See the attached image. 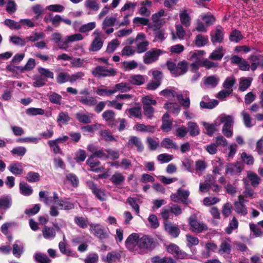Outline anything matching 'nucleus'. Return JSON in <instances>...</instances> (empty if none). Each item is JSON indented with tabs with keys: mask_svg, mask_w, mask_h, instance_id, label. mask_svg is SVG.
I'll return each instance as SVG.
<instances>
[{
	"mask_svg": "<svg viewBox=\"0 0 263 263\" xmlns=\"http://www.w3.org/2000/svg\"><path fill=\"white\" fill-rule=\"evenodd\" d=\"M153 243L152 238L144 235L140 237L137 233H132L126 239L125 245L130 251L143 253L145 250L151 248Z\"/></svg>",
	"mask_w": 263,
	"mask_h": 263,
	"instance_id": "nucleus-1",
	"label": "nucleus"
},
{
	"mask_svg": "<svg viewBox=\"0 0 263 263\" xmlns=\"http://www.w3.org/2000/svg\"><path fill=\"white\" fill-rule=\"evenodd\" d=\"M74 207V203L68 199L55 200V205L51 206L49 213L51 216L56 217L59 214L58 208L60 210H69L73 209Z\"/></svg>",
	"mask_w": 263,
	"mask_h": 263,
	"instance_id": "nucleus-2",
	"label": "nucleus"
},
{
	"mask_svg": "<svg viewBox=\"0 0 263 263\" xmlns=\"http://www.w3.org/2000/svg\"><path fill=\"white\" fill-rule=\"evenodd\" d=\"M165 17H166V20H168L170 18V15L165 13L163 9H161L157 13L153 14L152 19L155 24L149 25V28L154 31L160 28L166 22Z\"/></svg>",
	"mask_w": 263,
	"mask_h": 263,
	"instance_id": "nucleus-3",
	"label": "nucleus"
},
{
	"mask_svg": "<svg viewBox=\"0 0 263 263\" xmlns=\"http://www.w3.org/2000/svg\"><path fill=\"white\" fill-rule=\"evenodd\" d=\"M167 65L168 70L175 77L182 75L186 71V64L185 62H180L177 66L174 62L168 61L167 63Z\"/></svg>",
	"mask_w": 263,
	"mask_h": 263,
	"instance_id": "nucleus-4",
	"label": "nucleus"
},
{
	"mask_svg": "<svg viewBox=\"0 0 263 263\" xmlns=\"http://www.w3.org/2000/svg\"><path fill=\"white\" fill-rule=\"evenodd\" d=\"M89 230L91 233L100 239H106L109 237V233L100 224L91 223L89 225Z\"/></svg>",
	"mask_w": 263,
	"mask_h": 263,
	"instance_id": "nucleus-5",
	"label": "nucleus"
},
{
	"mask_svg": "<svg viewBox=\"0 0 263 263\" xmlns=\"http://www.w3.org/2000/svg\"><path fill=\"white\" fill-rule=\"evenodd\" d=\"M96 77H106L114 76L116 74V71L113 68H107L104 66H98L92 71Z\"/></svg>",
	"mask_w": 263,
	"mask_h": 263,
	"instance_id": "nucleus-6",
	"label": "nucleus"
},
{
	"mask_svg": "<svg viewBox=\"0 0 263 263\" xmlns=\"http://www.w3.org/2000/svg\"><path fill=\"white\" fill-rule=\"evenodd\" d=\"M83 39L84 37L81 33L67 35L64 39L63 42L59 45V49L67 51L70 44L74 42L81 41Z\"/></svg>",
	"mask_w": 263,
	"mask_h": 263,
	"instance_id": "nucleus-7",
	"label": "nucleus"
},
{
	"mask_svg": "<svg viewBox=\"0 0 263 263\" xmlns=\"http://www.w3.org/2000/svg\"><path fill=\"white\" fill-rule=\"evenodd\" d=\"M94 39L90 46V50L92 51H97L99 50L103 46V40L102 39V34L98 30H96L93 33Z\"/></svg>",
	"mask_w": 263,
	"mask_h": 263,
	"instance_id": "nucleus-8",
	"label": "nucleus"
},
{
	"mask_svg": "<svg viewBox=\"0 0 263 263\" xmlns=\"http://www.w3.org/2000/svg\"><path fill=\"white\" fill-rule=\"evenodd\" d=\"M135 42L137 43V53H141L147 50L149 43L146 40V36L144 33H139L135 39Z\"/></svg>",
	"mask_w": 263,
	"mask_h": 263,
	"instance_id": "nucleus-9",
	"label": "nucleus"
},
{
	"mask_svg": "<svg viewBox=\"0 0 263 263\" xmlns=\"http://www.w3.org/2000/svg\"><path fill=\"white\" fill-rule=\"evenodd\" d=\"M189 224L191 231L196 233H201L208 229L207 226L204 223L197 221L194 217L190 218Z\"/></svg>",
	"mask_w": 263,
	"mask_h": 263,
	"instance_id": "nucleus-10",
	"label": "nucleus"
},
{
	"mask_svg": "<svg viewBox=\"0 0 263 263\" xmlns=\"http://www.w3.org/2000/svg\"><path fill=\"white\" fill-rule=\"evenodd\" d=\"M162 53L160 49H155L147 51L144 57L143 61L146 64H151L158 59V57Z\"/></svg>",
	"mask_w": 263,
	"mask_h": 263,
	"instance_id": "nucleus-11",
	"label": "nucleus"
},
{
	"mask_svg": "<svg viewBox=\"0 0 263 263\" xmlns=\"http://www.w3.org/2000/svg\"><path fill=\"white\" fill-rule=\"evenodd\" d=\"M231 61L232 63L237 64L239 69L242 71H249L251 68L250 65L245 59L237 55H233Z\"/></svg>",
	"mask_w": 263,
	"mask_h": 263,
	"instance_id": "nucleus-12",
	"label": "nucleus"
},
{
	"mask_svg": "<svg viewBox=\"0 0 263 263\" xmlns=\"http://www.w3.org/2000/svg\"><path fill=\"white\" fill-rule=\"evenodd\" d=\"M218 124L219 126L221 123L223 124V127H233L234 124V117L231 115H227L226 114H222L218 116L217 118Z\"/></svg>",
	"mask_w": 263,
	"mask_h": 263,
	"instance_id": "nucleus-13",
	"label": "nucleus"
},
{
	"mask_svg": "<svg viewBox=\"0 0 263 263\" xmlns=\"http://www.w3.org/2000/svg\"><path fill=\"white\" fill-rule=\"evenodd\" d=\"M96 157L93 155H91L87 159L86 163L90 167V170L96 173L102 172L104 170L103 166L97 167L100 164V162L95 159Z\"/></svg>",
	"mask_w": 263,
	"mask_h": 263,
	"instance_id": "nucleus-14",
	"label": "nucleus"
},
{
	"mask_svg": "<svg viewBox=\"0 0 263 263\" xmlns=\"http://www.w3.org/2000/svg\"><path fill=\"white\" fill-rule=\"evenodd\" d=\"M243 170L242 165L239 162L234 164L229 163L226 167V173L231 175H234L240 173Z\"/></svg>",
	"mask_w": 263,
	"mask_h": 263,
	"instance_id": "nucleus-15",
	"label": "nucleus"
},
{
	"mask_svg": "<svg viewBox=\"0 0 263 263\" xmlns=\"http://www.w3.org/2000/svg\"><path fill=\"white\" fill-rule=\"evenodd\" d=\"M164 229L166 232L173 237H177L180 234V230L179 228L172 223L165 221Z\"/></svg>",
	"mask_w": 263,
	"mask_h": 263,
	"instance_id": "nucleus-16",
	"label": "nucleus"
},
{
	"mask_svg": "<svg viewBox=\"0 0 263 263\" xmlns=\"http://www.w3.org/2000/svg\"><path fill=\"white\" fill-rule=\"evenodd\" d=\"M121 254L117 251H112L108 253L106 256H103L102 259L106 263H114L120 260Z\"/></svg>",
	"mask_w": 263,
	"mask_h": 263,
	"instance_id": "nucleus-17",
	"label": "nucleus"
},
{
	"mask_svg": "<svg viewBox=\"0 0 263 263\" xmlns=\"http://www.w3.org/2000/svg\"><path fill=\"white\" fill-rule=\"evenodd\" d=\"M167 251L175 257L178 258H183L185 255L184 253L181 252L179 247L175 244H171L168 246L167 247Z\"/></svg>",
	"mask_w": 263,
	"mask_h": 263,
	"instance_id": "nucleus-18",
	"label": "nucleus"
},
{
	"mask_svg": "<svg viewBox=\"0 0 263 263\" xmlns=\"http://www.w3.org/2000/svg\"><path fill=\"white\" fill-rule=\"evenodd\" d=\"M262 56L261 55H252L250 57L249 60L251 63V69L252 71L255 70L258 66L263 67V62H261Z\"/></svg>",
	"mask_w": 263,
	"mask_h": 263,
	"instance_id": "nucleus-19",
	"label": "nucleus"
},
{
	"mask_svg": "<svg viewBox=\"0 0 263 263\" xmlns=\"http://www.w3.org/2000/svg\"><path fill=\"white\" fill-rule=\"evenodd\" d=\"M238 202L235 203L236 211L237 213L242 215H245L247 214V210L244 205V203L246 201L245 199H243L241 196H238Z\"/></svg>",
	"mask_w": 263,
	"mask_h": 263,
	"instance_id": "nucleus-20",
	"label": "nucleus"
},
{
	"mask_svg": "<svg viewBox=\"0 0 263 263\" xmlns=\"http://www.w3.org/2000/svg\"><path fill=\"white\" fill-rule=\"evenodd\" d=\"M93 115L91 114H84L82 112H78L76 114L77 119L81 123L84 124L90 123L91 122V119Z\"/></svg>",
	"mask_w": 263,
	"mask_h": 263,
	"instance_id": "nucleus-21",
	"label": "nucleus"
},
{
	"mask_svg": "<svg viewBox=\"0 0 263 263\" xmlns=\"http://www.w3.org/2000/svg\"><path fill=\"white\" fill-rule=\"evenodd\" d=\"M8 169L15 175H20L22 174L24 171L22 163L19 162L11 164L8 167Z\"/></svg>",
	"mask_w": 263,
	"mask_h": 263,
	"instance_id": "nucleus-22",
	"label": "nucleus"
},
{
	"mask_svg": "<svg viewBox=\"0 0 263 263\" xmlns=\"http://www.w3.org/2000/svg\"><path fill=\"white\" fill-rule=\"evenodd\" d=\"M164 108L170 112L177 115L181 109L180 105L176 103L167 102L164 104Z\"/></svg>",
	"mask_w": 263,
	"mask_h": 263,
	"instance_id": "nucleus-23",
	"label": "nucleus"
},
{
	"mask_svg": "<svg viewBox=\"0 0 263 263\" xmlns=\"http://www.w3.org/2000/svg\"><path fill=\"white\" fill-rule=\"evenodd\" d=\"M203 125L206 129V134L210 136H212L216 131H217L218 130L217 127L219 126L217 119H216L212 124L203 122Z\"/></svg>",
	"mask_w": 263,
	"mask_h": 263,
	"instance_id": "nucleus-24",
	"label": "nucleus"
},
{
	"mask_svg": "<svg viewBox=\"0 0 263 263\" xmlns=\"http://www.w3.org/2000/svg\"><path fill=\"white\" fill-rule=\"evenodd\" d=\"M42 234L44 238L46 239H52L55 235L56 232L54 228L45 226L42 230Z\"/></svg>",
	"mask_w": 263,
	"mask_h": 263,
	"instance_id": "nucleus-25",
	"label": "nucleus"
},
{
	"mask_svg": "<svg viewBox=\"0 0 263 263\" xmlns=\"http://www.w3.org/2000/svg\"><path fill=\"white\" fill-rule=\"evenodd\" d=\"M85 7L90 11L96 12L100 9L98 0H86L84 2Z\"/></svg>",
	"mask_w": 263,
	"mask_h": 263,
	"instance_id": "nucleus-26",
	"label": "nucleus"
},
{
	"mask_svg": "<svg viewBox=\"0 0 263 263\" xmlns=\"http://www.w3.org/2000/svg\"><path fill=\"white\" fill-rule=\"evenodd\" d=\"M145 76L141 74H134L130 77L129 82L135 85H141L145 82Z\"/></svg>",
	"mask_w": 263,
	"mask_h": 263,
	"instance_id": "nucleus-27",
	"label": "nucleus"
},
{
	"mask_svg": "<svg viewBox=\"0 0 263 263\" xmlns=\"http://www.w3.org/2000/svg\"><path fill=\"white\" fill-rule=\"evenodd\" d=\"M217 248V246L213 242H208L205 245V251H203L202 254V257L206 258L211 255V252L215 251Z\"/></svg>",
	"mask_w": 263,
	"mask_h": 263,
	"instance_id": "nucleus-28",
	"label": "nucleus"
},
{
	"mask_svg": "<svg viewBox=\"0 0 263 263\" xmlns=\"http://www.w3.org/2000/svg\"><path fill=\"white\" fill-rule=\"evenodd\" d=\"M219 82V78L212 76L205 79L204 84L208 88H214L217 85Z\"/></svg>",
	"mask_w": 263,
	"mask_h": 263,
	"instance_id": "nucleus-29",
	"label": "nucleus"
},
{
	"mask_svg": "<svg viewBox=\"0 0 263 263\" xmlns=\"http://www.w3.org/2000/svg\"><path fill=\"white\" fill-rule=\"evenodd\" d=\"M91 189L92 192L101 201H104L106 199L107 196L104 191L101 189H98L96 185L91 183Z\"/></svg>",
	"mask_w": 263,
	"mask_h": 263,
	"instance_id": "nucleus-30",
	"label": "nucleus"
},
{
	"mask_svg": "<svg viewBox=\"0 0 263 263\" xmlns=\"http://www.w3.org/2000/svg\"><path fill=\"white\" fill-rule=\"evenodd\" d=\"M128 145L132 147L134 145L137 147V151L141 152L143 149V146L141 140L137 137H132L129 139Z\"/></svg>",
	"mask_w": 263,
	"mask_h": 263,
	"instance_id": "nucleus-31",
	"label": "nucleus"
},
{
	"mask_svg": "<svg viewBox=\"0 0 263 263\" xmlns=\"http://www.w3.org/2000/svg\"><path fill=\"white\" fill-rule=\"evenodd\" d=\"M224 54L222 47H219L214 50L210 54L209 58L213 60H220Z\"/></svg>",
	"mask_w": 263,
	"mask_h": 263,
	"instance_id": "nucleus-32",
	"label": "nucleus"
},
{
	"mask_svg": "<svg viewBox=\"0 0 263 263\" xmlns=\"http://www.w3.org/2000/svg\"><path fill=\"white\" fill-rule=\"evenodd\" d=\"M113 89L115 93L117 91L124 92L129 91L131 89V87L129 83L122 82L116 84Z\"/></svg>",
	"mask_w": 263,
	"mask_h": 263,
	"instance_id": "nucleus-33",
	"label": "nucleus"
},
{
	"mask_svg": "<svg viewBox=\"0 0 263 263\" xmlns=\"http://www.w3.org/2000/svg\"><path fill=\"white\" fill-rule=\"evenodd\" d=\"M186 34V32L183 27L180 24L176 26V34L173 33V39L177 38L183 40Z\"/></svg>",
	"mask_w": 263,
	"mask_h": 263,
	"instance_id": "nucleus-34",
	"label": "nucleus"
},
{
	"mask_svg": "<svg viewBox=\"0 0 263 263\" xmlns=\"http://www.w3.org/2000/svg\"><path fill=\"white\" fill-rule=\"evenodd\" d=\"M247 177L253 187H256L259 184L260 179L256 173L249 171L247 172Z\"/></svg>",
	"mask_w": 263,
	"mask_h": 263,
	"instance_id": "nucleus-35",
	"label": "nucleus"
},
{
	"mask_svg": "<svg viewBox=\"0 0 263 263\" xmlns=\"http://www.w3.org/2000/svg\"><path fill=\"white\" fill-rule=\"evenodd\" d=\"M20 191L21 194L24 196H29L32 194L33 190L31 187L26 183H20Z\"/></svg>",
	"mask_w": 263,
	"mask_h": 263,
	"instance_id": "nucleus-36",
	"label": "nucleus"
},
{
	"mask_svg": "<svg viewBox=\"0 0 263 263\" xmlns=\"http://www.w3.org/2000/svg\"><path fill=\"white\" fill-rule=\"evenodd\" d=\"M110 180L115 185L121 184L125 180V177L120 173L116 172L110 178Z\"/></svg>",
	"mask_w": 263,
	"mask_h": 263,
	"instance_id": "nucleus-37",
	"label": "nucleus"
},
{
	"mask_svg": "<svg viewBox=\"0 0 263 263\" xmlns=\"http://www.w3.org/2000/svg\"><path fill=\"white\" fill-rule=\"evenodd\" d=\"M181 23L185 27H188L191 25V18L186 10L181 11L179 14Z\"/></svg>",
	"mask_w": 263,
	"mask_h": 263,
	"instance_id": "nucleus-38",
	"label": "nucleus"
},
{
	"mask_svg": "<svg viewBox=\"0 0 263 263\" xmlns=\"http://www.w3.org/2000/svg\"><path fill=\"white\" fill-rule=\"evenodd\" d=\"M11 206V198L8 196L0 198V210L6 211Z\"/></svg>",
	"mask_w": 263,
	"mask_h": 263,
	"instance_id": "nucleus-39",
	"label": "nucleus"
},
{
	"mask_svg": "<svg viewBox=\"0 0 263 263\" xmlns=\"http://www.w3.org/2000/svg\"><path fill=\"white\" fill-rule=\"evenodd\" d=\"M134 129L139 132L154 133L155 127L154 126L145 125L143 124H137L134 126Z\"/></svg>",
	"mask_w": 263,
	"mask_h": 263,
	"instance_id": "nucleus-40",
	"label": "nucleus"
},
{
	"mask_svg": "<svg viewBox=\"0 0 263 263\" xmlns=\"http://www.w3.org/2000/svg\"><path fill=\"white\" fill-rule=\"evenodd\" d=\"M213 173L215 174H219L223 165V162L219 158H216L213 161Z\"/></svg>",
	"mask_w": 263,
	"mask_h": 263,
	"instance_id": "nucleus-41",
	"label": "nucleus"
},
{
	"mask_svg": "<svg viewBox=\"0 0 263 263\" xmlns=\"http://www.w3.org/2000/svg\"><path fill=\"white\" fill-rule=\"evenodd\" d=\"M117 20L116 17L114 16H107L105 17L102 23V28L105 30L106 28L114 26Z\"/></svg>",
	"mask_w": 263,
	"mask_h": 263,
	"instance_id": "nucleus-42",
	"label": "nucleus"
},
{
	"mask_svg": "<svg viewBox=\"0 0 263 263\" xmlns=\"http://www.w3.org/2000/svg\"><path fill=\"white\" fill-rule=\"evenodd\" d=\"M243 181L246 185V189L243 192L242 194L239 196L242 197L243 199H245V198H255V196L253 190L248 186L246 180H243Z\"/></svg>",
	"mask_w": 263,
	"mask_h": 263,
	"instance_id": "nucleus-43",
	"label": "nucleus"
},
{
	"mask_svg": "<svg viewBox=\"0 0 263 263\" xmlns=\"http://www.w3.org/2000/svg\"><path fill=\"white\" fill-rule=\"evenodd\" d=\"M241 115L242 117L243 123L246 127L250 128L254 125L253 123L252 120L248 113L245 111H242L241 112Z\"/></svg>",
	"mask_w": 263,
	"mask_h": 263,
	"instance_id": "nucleus-44",
	"label": "nucleus"
},
{
	"mask_svg": "<svg viewBox=\"0 0 263 263\" xmlns=\"http://www.w3.org/2000/svg\"><path fill=\"white\" fill-rule=\"evenodd\" d=\"M169 115L167 113L165 114L162 118V124L161 128L165 132H168L171 129L172 122L168 120Z\"/></svg>",
	"mask_w": 263,
	"mask_h": 263,
	"instance_id": "nucleus-45",
	"label": "nucleus"
},
{
	"mask_svg": "<svg viewBox=\"0 0 263 263\" xmlns=\"http://www.w3.org/2000/svg\"><path fill=\"white\" fill-rule=\"evenodd\" d=\"M208 42V36L203 35L201 34L197 35L195 40V45L199 47L205 46Z\"/></svg>",
	"mask_w": 263,
	"mask_h": 263,
	"instance_id": "nucleus-46",
	"label": "nucleus"
},
{
	"mask_svg": "<svg viewBox=\"0 0 263 263\" xmlns=\"http://www.w3.org/2000/svg\"><path fill=\"white\" fill-rule=\"evenodd\" d=\"M223 32L219 29H216L214 32L212 33V41L213 43L221 42L223 39Z\"/></svg>",
	"mask_w": 263,
	"mask_h": 263,
	"instance_id": "nucleus-47",
	"label": "nucleus"
},
{
	"mask_svg": "<svg viewBox=\"0 0 263 263\" xmlns=\"http://www.w3.org/2000/svg\"><path fill=\"white\" fill-rule=\"evenodd\" d=\"M79 100L83 105L87 106H93L97 103L96 99L92 97H82Z\"/></svg>",
	"mask_w": 263,
	"mask_h": 263,
	"instance_id": "nucleus-48",
	"label": "nucleus"
},
{
	"mask_svg": "<svg viewBox=\"0 0 263 263\" xmlns=\"http://www.w3.org/2000/svg\"><path fill=\"white\" fill-rule=\"evenodd\" d=\"M187 128L190 134L192 136H195L199 134V128L197 124L195 122H190L187 124Z\"/></svg>",
	"mask_w": 263,
	"mask_h": 263,
	"instance_id": "nucleus-49",
	"label": "nucleus"
},
{
	"mask_svg": "<svg viewBox=\"0 0 263 263\" xmlns=\"http://www.w3.org/2000/svg\"><path fill=\"white\" fill-rule=\"evenodd\" d=\"M252 80L251 78H241L239 82V89L245 91L250 86Z\"/></svg>",
	"mask_w": 263,
	"mask_h": 263,
	"instance_id": "nucleus-50",
	"label": "nucleus"
},
{
	"mask_svg": "<svg viewBox=\"0 0 263 263\" xmlns=\"http://www.w3.org/2000/svg\"><path fill=\"white\" fill-rule=\"evenodd\" d=\"M96 27L95 22H91L82 25L79 28V31L81 33H86L94 29Z\"/></svg>",
	"mask_w": 263,
	"mask_h": 263,
	"instance_id": "nucleus-51",
	"label": "nucleus"
},
{
	"mask_svg": "<svg viewBox=\"0 0 263 263\" xmlns=\"http://www.w3.org/2000/svg\"><path fill=\"white\" fill-rule=\"evenodd\" d=\"M4 24L13 29L19 30L22 28V25H20V21L15 22L11 19H6L4 21Z\"/></svg>",
	"mask_w": 263,
	"mask_h": 263,
	"instance_id": "nucleus-52",
	"label": "nucleus"
},
{
	"mask_svg": "<svg viewBox=\"0 0 263 263\" xmlns=\"http://www.w3.org/2000/svg\"><path fill=\"white\" fill-rule=\"evenodd\" d=\"M236 79L234 77H229L225 80L222 84V86L224 89L233 91L232 87L236 83Z\"/></svg>",
	"mask_w": 263,
	"mask_h": 263,
	"instance_id": "nucleus-53",
	"label": "nucleus"
},
{
	"mask_svg": "<svg viewBox=\"0 0 263 263\" xmlns=\"http://www.w3.org/2000/svg\"><path fill=\"white\" fill-rule=\"evenodd\" d=\"M70 119L68 114L66 112H61L59 114L57 122L59 125H62L66 124Z\"/></svg>",
	"mask_w": 263,
	"mask_h": 263,
	"instance_id": "nucleus-54",
	"label": "nucleus"
},
{
	"mask_svg": "<svg viewBox=\"0 0 263 263\" xmlns=\"http://www.w3.org/2000/svg\"><path fill=\"white\" fill-rule=\"evenodd\" d=\"M177 194L179 197L180 201L183 203L187 204V199L190 195V192L188 190L179 189L177 190Z\"/></svg>",
	"mask_w": 263,
	"mask_h": 263,
	"instance_id": "nucleus-55",
	"label": "nucleus"
},
{
	"mask_svg": "<svg viewBox=\"0 0 263 263\" xmlns=\"http://www.w3.org/2000/svg\"><path fill=\"white\" fill-rule=\"evenodd\" d=\"M13 254L16 257H20L23 252V245L20 242H16L13 245Z\"/></svg>",
	"mask_w": 263,
	"mask_h": 263,
	"instance_id": "nucleus-56",
	"label": "nucleus"
},
{
	"mask_svg": "<svg viewBox=\"0 0 263 263\" xmlns=\"http://www.w3.org/2000/svg\"><path fill=\"white\" fill-rule=\"evenodd\" d=\"M26 178L29 182H36L40 181V175L38 173L29 172L27 173Z\"/></svg>",
	"mask_w": 263,
	"mask_h": 263,
	"instance_id": "nucleus-57",
	"label": "nucleus"
},
{
	"mask_svg": "<svg viewBox=\"0 0 263 263\" xmlns=\"http://www.w3.org/2000/svg\"><path fill=\"white\" fill-rule=\"evenodd\" d=\"M45 36V34L43 32H34L33 34V35L29 36H27L26 38L27 42L28 41L35 42L40 39H44Z\"/></svg>",
	"mask_w": 263,
	"mask_h": 263,
	"instance_id": "nucleus-58",
	"label": "nucleus"
},
{
	"mask_svg": "<svg viewBox=\"0 0 263 263\" xmlns=\"http://www.w3.org/2000/svg\"><path fill=\"white\" fill-rule=\"evenodd\" d=\"M26 112L29 116H37L44 115L45 111L40 108L30 107L26 110Z\"/></svg>",
	"mask_w": 263,
	"mask_h": 263,
	"instance_id": "nucleus-59",
	"label": "nucleus"
},
{
	"mask_svg": "<svg viewBox=\"0 0 263 263\" xmlns=\"http://www.w3.org/2000/svg\"><path fill=\"white\" fill-rule=\"evenodd\" d=\"M186 239L187 246L189 248L193 246H196L199 243V240L198 238L194 237L190 234L186 235Z\"/></svg>",
	"mask_w": 263,
	"mask_h": 263,
	"instance_id": "nucleus-60",
	"label": "nucleus"
},
{
	"mask_svg": "<svg viewBox=\"0 0 263 263\" xmlns=\"http://www.w3.org/2000/svg\"><path fill=\"white\" fill-rule=\"evenodd\" d=\"M34 257L38 263H49L50 259L45 254L41 253H36Z\"/></svg>",
	"mask_w": 263,
	"mask_h": 263,
	"instance_id": "nucleus-61",
	"label": "nucleus"
},
{
	"mask_svg": "<svg viewBox=\"0 0 263 263\" xmlns=\"http://www.w3.org/2000/svg\"><path fill=\"white\" fill-rule=\"evenodd\" d=\"M114 117L115 112L111 110H107L102 114L103 118L108 122V125L110 126L112 125L110 122L114 120Z\"/></svg>",
	"mask_w": 263,
	"mask_h": 263,
	"instance_id": "nucleus-62",
	"label": "nucleus"
},
{
	"mask_svg": "<svg viewBox=\"0 0 263 263\" xmlns=\"http://www.w3.org/2000/svg\"><path fill=\"white\" fill-rule=\"evenodd\" d=\"M70 75L67 72H60L57 78L58 83L60 84L70 82Z\"/></svg>",
	"mask_w": 263,
	"mask_h": 263,
	"instance_id": "nucleus-63",
	"label": "nucleus"
},
{
	"mask_svg": "<svg viewBox=\"0 0 263 263\" xmlns=\"http://www.w3.org/2000/svg\"><path fill=\"white\" fill-rule=\"evenodd\" d=\"M151 260L153 263H172L173 261L171 258H161L159 256H154L151 258Z\"/></svg>",
	"mask_w": 263,
	"mask_h": 263,
	"instance_id": "nucleus-64",
	"label": "nucleus"
}]
</instances>
